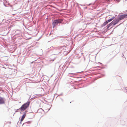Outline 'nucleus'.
I'll use <instances>...</instances> for the list:
<instances>
[{
  "label": "nucleus",
  "instance_id": "obj_9",
  "mask_svg": "<svg viewBox=\"0 0 127 127\" xmlns=\"http://www.w3.org/2000/svg\"><path fill=\"white\" fill-rule=\"evenodd\" d=\"M108 22H110V21H111L110 19L109 20H108L107 21Z\"/></svg>",
  "mask_w": 127,
  "mask_h": 127
},
{
  "label": "nucleus",
  "instance_id": "obj_4",
  "mask_svg": "<svg viewBox=\"0 0 127 127\" xmlns=\"http://www.w3.org/2000/svg\"><path fill=\"white\" fill-rule=\"evenodd\" d=\"M120 20L118 18L117 19L115 20H113L112 22H113V26H114L118 23L120 21Z\"/></svg>",
  "mask_w": 127,
  "mask_h": 127
},
{
  "label": "nucleus",
  "instance_id": "obj_6",
  "mask_svg": "<svg viewBox=\"0 0 127 127\" xmlns=\"http://www.w3.org/2000/svg\"><path fill=\"white\" fill-rule=\"evenodd\" d=\"M26 116V113H25L22 116V118H21V122H22L24 119L25 118V116Z\"/></svg>",
  "mask_w": 127,
  "mask_h": 127
},
{
  "label": "nucleus",
  "instance_id": "obj_7",
  "mask_svg": "<svg viewBox=\"0 0 127 127\" xmlns=\"http://www.w3.org/2000/svg\"><path fill=\"white\" fill-rule=\"evenodd\" d=\"M112 25H113V22H111L107 26V29L109 28Z\"/></svg>",
  "mask_w": 127,
  "mask_h": 127
},
{
  "label": "nucleus",
  "instance_id": "obj_1",
  "mask_svg": "<svg viewBox=\"0 0 127 127\" xmlns=\"http://www.w3.org/2000/svg\"><path fill=\"white\" fill-rule=\"evenodd\" d=\"M30 103V101H27L26 103L23 104L19 109L21 111L24 110L29 107Z\"/></svg>",
  "mask_w": 127,
  "mask_h": 127
},
{
  "label": "nucleus",
  "instance_id": "obj_11",
  "mask_svg": "<svg viewBox=\"0 0 127 127\" xmlns=\"http://www.w3.org/2000/svg\"><path fill=\"white\" fill-rule=\"evenodd\" d=\"M9 123L10 124H11V122H9Z\"/></svg>",
  "mask_w": 127,
  "mask_h": 127
},
{
  "label": "nucleus",
  "instance_id": "obj_8",
  "mask_svg": "<svg viewBox=\"0 0 127 127\" xmlns=\"http://www.w3.org/2000/svg\"><path fill=\"white\" fill-rule=\"evenodd\" d=\"M114 17H113L112 18H111V19H110L111 21H112V20H113L114 19Z\"/></svg>",
  "mask_w": 127,
  "mask_h": 127
},
{
  "label": "nucleus",
  "instance_id": "obj_3",
  "mask_svg": "<svg viewBox=\"0 0 127 127\" xmlns=\"http://www.w3.org/2000/svg\"><path fill=\"white\" fill-rule=\"evenodd\" d=\"M127 18V14H123L120 16L119 18L120 20L123 19L125 18Z\"/></svg>",
  "mask_w": 127,
  "mask_h": 127
},
{
  "label": "nucleus",
  "instance_id": "obj_2",
  "mask_svg": "<svg viewBox=\"0 0 127 127\" xmlns=\"http://www.w3.org/2000/svg\"><path fill=\"white\" fill-rule=\"evenodd\" d=\"M62 21L63 20L61 19H58L55 20L52 23L53 28H54L58 25V23H61Z\"/></svg>",
  "mask_w": 127,
  "mask_h": 127
},
{
  "label": "nucleus",
  "instance_id": "obj_10",
  "mask_svg": "<svg viewBox=\"0 0 127 127\" xmlns=\"http://www.w3.org/2000/svg\"><path fill=\"white\" fill-rule=\"evenodd\" d=\"M109 22H108L107 21H106V24H107Z\"/></svg>",
  "mask_w": 127,
  "mask_h": 127
},
{
  "label": "nucleus",
  "instance_id": "obj_5",
  "mask_svg": "<svg viewBox=\"0 0 127 127\" xmlns=\"http://www.w3.org/2000/svg\"><path fill=\"white\" fill-rule=\"evenodd\" d=\"M4 99L3 98L0 97V104H4Z\"/></svg>",
  "mask_w": 127,
  "mask_h": 127
}]
</instances>
